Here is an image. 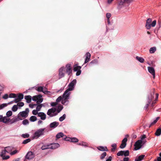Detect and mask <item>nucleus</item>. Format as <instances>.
<instances>
[{
	"label": "nucleus",
	"mask_w": 161,
	"mask_h": 161,
	"mask_svg": "<svg viewBox=\"0 0 161 161\" xmlns=\"http://www.w3.org/2000/svg\"><path fill=\"white\" fill-rule=\"evenodd\" d=\"M154 94V93H153L152 94H150V97L149 96L148 97V103L146 104V106L144 107V108L146 109L148 108L149 105L150 104L152 99L153 97V95Z\"/></svg>",
	"instance_id": "2eb2a0df"
},
{
	"label": "nucleus",
	"mask_w": 161,
	"mask_h": 161,
	"mask_svg": "<svg viewBox=\"0 0 161 161\" xmlns=\"http://www.w3.org/2000/svg\"><path fill=\"white\" fill-rule=\"evenodd\" d=\"M76 83V80L75 79L71 82L68 85V89L66 90L64 93V99H66L69 97L71 92L70 91L73 90L75 86Z\"/></svg>",
	"instance_id": "f257e3e1"
},
{
	"label": "nucleus",
	"mask_w": 161,
	"mask_h": 161,
	"mask_svg": "<svg viewBox=\"0 0 161 161\" xmlns=\"http://www.w3.org/2000/svg\"><path fill=\"white\" fill-rule=\"evenodd\" d=\"M38 111L36 110H33L32 111V114L34 115H38Z\"/></svg>",
	"instance_id": "864d4df0"
},
{
	"label": "nucleus",
	"mask_w": 161,
	"mask_h": 161,
	"mask_svg": "<svg viewBox=\"0 0 161 161\" xmlns=\"http://www.w3.org/2000/svg\"><path fill=\"white\" fill-rule=\"evenodd\" d=\"M106 155V152L103 153L101 155L100 158L101 159H103Z\"/></svg>",
	"instance_id": "09e8293b"
},
{
	"label": "nucleus",
	"mask_w": 161,
	"mask_h": 161,
	"mask_svg": "<svg viewBox=\"0 0 161 161\" xmlns=\"http://www.w3.org/2000/svg\"><path fill=\"white\" fill-rule=\"evenodd\" d=\"M129 158L128 157L125 158H124L123 161H128L129 160Z\"/></svg>",
	"instance_id": "338daca9"
},
{
	"label": "nucleus",
	"mask_w": 161,
	"mask_h": 161,
	"mask_svg": "<svg viewBox=\"0 0 161 161\" xmlns=\"http://www.w3.org/2000/svg\"><path fill=\"white\" fill-rule=\"evenodd\" d=\"M23 97L24 96L23 94H19L18 95L17 97L14 99V101L15 103H18L22 99H23Z\"/></svg>",
	"instance_id": "f3484780"
},
{
	"label": "nucleus",
	"mask_w": 161,
	"mask_h": 161,
	"mask_svg": "<svg viewBox=\"0 0 161 161\" xmlns=\"http://www.w3.org/2000/svg\"><path fill=\"white\" fill-rule=\"evenodd\" d=\"M66 71L68 75H69L72 72V67L70 64H67L66 65Z\"/></svg>",
	"instance_id": "4468645a"
},
{
	"label": "nucleus",
	"mask_w": 161,
	"mask_h": 161,
	"mask_svg": "<svg viewBox=\"0 0 161 161\" xmlns=\"http://www.w3.org/2000/svg\"><path fill=\"white\" fill-rule=\"evenodd\" d=\"M81 67V66H78L77 64H75L73 66V70L75 71H76V75L78 76L80 75L81 73L80 69Z\"/></svg>",
	"instance_id": "0eeeda50"
},
{
	"label": "nucleus",
	"mask_w": 161,
	"mask_h": 161,
	"mask_svg": "<svg viewBox=\"0 0 161 161\" xmlns=\"http://www.w3.org/2000/svg\"><path fill=\"white\" fill-rule=\"evenodd\" d=\"M69 139L70 140L71 142H77L78 141V140L75 137L69 138Z\"/></svg>",
	"instance_id": "f704fd0d"
},
{
	"label": "nucleus",
	"mask_w": 161,
	"mask_h": 161,
	"mask_svg": "<svg viewBox=\"0 0 161 161\" xmlns=\"http://www.w3.org/2000/svg\"><path fill=\"white\" fill-rule=\"evenodd\" d=\"M34 157L35 154L33 152L30 151L27 153L25 156V158L26 159L30 160L33 159Z\"/></svg>",
	"instance_id": "9d476101"
},
{
	"label": "nucleus",
	"mask_w": 161,
	"mask_h": 161,
	"mask_svg": "<svg viewBox=\"0 0 161 161\" xmlns=\"http://www.w3.org/2000/svg\"><path fill=\"white\" fill-rule=\"evenodd\" d=\"M12 114V112L11 111H9L7 112L6 115L8 117L11 116Z\"/></svg>",
	"instance_id": "ea45409f"
},
{
	"label": "nucleus",
	"mask_w": 161,
	"mask_h": 161,
	"mask_svg": "<svg viewBox=\"0 0 161 161\" xmlns=\"http://www.w3.org/2000/svg\"><path fill=\"white\" fill-rule=\"evenodd\" d=\"M18 153V150H15L10 153L11 155L15 154Z\"/></svg>",
	"instance_id": "6e6d98bb"
},
{
	"label": "nucleus",
	"mask_w": 161,
	"mask_h": 161,
	"mask_svg": "<svg viewBox=\"0 0 161 161\" xmlns=\"http://www.w3.org/2000/svg\"><path fill=\"white\" fill-rule=\"evenodd\" d=\"M152 20L150 18H148L147 19L146 25V27L147 29H149L151 27H154L156 23V21L154 20L152 22Z\"/></svg>",
	"instance_id": "7ed1b4c3"
},
{
	"label": "nucleus",
	"mask_w": 161,
	"mask_h": 161,
	"mask_svg": "<svg viewBox=\"0 0 161 161\" xmlns=\"http://www.w3.org/2000/svg\"><path fill=\"white\" fill-rule=\"evenodd\" d=\"M38 116L40 117L41 119L42 120H45L46 118V114L43 112L38 113Z\"/></svg>",
	"instance_id": "aec40b11"
},
{
	"label": "nucleus",
	"mask_w": 161,
	"mask_h": 161,
	"mask_svg": "<svg viewBox=\"0 0 161 161\" xmlns=\"http://www.w3.org/2000/svg\"><path fill=\"white\" fill-rule=\"evenodd\" d=\"M7 106V104L3 103L0 105V110L3 109V108Z\"/></svg>",
	"instance_id": "c9c22d12"
},
{
	"label": "nucleus",
	"mask_w": 161,
	"mask_h": 161,
	"mask_svg": "<svg viewBox=\"0 0 161 161\" xmlns=\"http://www.w3.org/2000/svg\"><path fill=\"white\" fill-rule=\"evenodd\" d=\"M69 97H68L66 99H64V94L63 95V96L62 97L61 96H59L57 99H56V102L58 103L61 101V103L62 104H65L66 103L67 101V100L69 99Z\"/></svg>",
	"instance_id": "6e6552de"
},
{
	"label": "nucleus",
	"mask_w": 161,
	"mask_h": 161,
	"mask_svg": "<svg viewBox=\"0 0 161 161\" xmlns=\"http://www.w3.org/2000/svg\"><path fill=\"white\" fill-rule=\"evenodd\" d=\"M42 121L41 120H38L37 122V124L38 125H40L41 124H42Z\"/></svg>",
	"instance_id": "e2e57ef3"
},
{
	"label": "nucleus",
	"mask_w": 161,
	"mask_h": 161,
	"mask_svg": "<svg viewBox=\"0 0 161 161\" xmlns=\"http://www.w3.org/2000/svg\"><path fill=\"white\" fill-rule=\"evenodd\" d=\"M42 96L40 95L33 96L32 99L33 101H36L37 104L41 103L43 101Z\"/></svg>",
	"instance_id": "423d86ee"
},
{
	"label": "nucleus",
	"mask_w": 161,
	"mask_h": 161,
	"mask_svg": "<svg viewBox=\"0 0 161 161\" xmlns=\"http://www.w3.org/2000/svg\"><path fill=\"white\" fill-rule=\"evenodd\" d=\"M8 94H5L3 97V98L4 99H7L8 98Z\"/></svg>",
	"instance_id": "bf43d9fd"
},
{
	"label": "nucleus",
	"mask_w": 161,
	"mask_h": 161,
	"mask_svg": "<svg viewBox=\"0 0 161 161\" xmlns=\"http://www.w3.org/2000/svg\"><path fill=\"white\" fill-rule=\"evenodd\" d=\"M36 105V104H30L29 105V106L31 108H33L34 106Z\"/></svg>",
	"instance_id": "052dcab7"
},
{
	"label": "nucleus",
	"mask_w": 161,
	"mask_h": 161,
	"mask_svg": "<svg viewBox=\"0 0 161 161\" xmlns=\"http://www.w3.org/2000/svg\"><path fill=\"white\" fill-rule=\"evenodd\" d=\"M7 153L5 149L3 150L1 152L0 155L2 158L3 159H7L9 158V156L5 155Z\"/></svg>",
	"instance_id": "f8f14e48"
},
{
	"label": "nucleus",
	"mask_w": 161,
	"mask_h": 161,
	"mask_svg": "<svg viewBox=\"0 0 161 161\" xmlns=\"http://www.w3.org/2000/svg\"><path fill=\"white\" fill-rule=\"evenodd\" d=\"M123 151H120L119 152L117 153V155L118 156H122L123 155Z\"/></svg>",
	"instance_id": "5fc2aeb1"
},
{
	"label": "nucleus",
	"mask_w": 161,
	"mask_h": 161,
	"mask_svg": "<svg viewBox=\"0 0 161 161\" xmlns=\"http://www.w3.org/2000/svg\"><path fill=\"white\" fill-rule=\"evenodd\" d=\"M12 123H13L16 121L17 120V119L16 118H13L12 119Z\"/></svg>",
	"instance_id": "680f3d73"
},
{
	"label": "nucleus",
	"mask_w": 161,
	"mask_h": 161,
	"mask_svg": "<svg viewBox=\"0 0 161 161\" xmlns=\"http://www.w3.org/2000/svg\"><path fill=\"white\" fill-rule=\"evenodd\" d=\"M79 145H82L84 146H87V144L84 142H82L80 143H79L78 144Z\"/></svg>",
	"instance_id": "8fccbe9b"
},
{
	"label": "nucleus",
	"mask_w": 161,
	"mask_h": 161,
	"mask_svg": "<svg viewBox=\"0 0 161 161\" xmlns=\"http://www.w3.org/2000/svg\"><path fill=\"white\" fill-rule=\"evenodd\" d=\"M18 109L17 105H14L12 108V110L13 112L16 111Z\"/></svg>",
	"instance_id": "e433bc0d"
},
{
	"label": "nucleus",
	"mask_w": 161,
	"mask_h": 161,
	"mask_svg": "<svg viewBox=\"0 0 161 161\" xmlns=\"http://www.w3.org/2000/svg\"><path fill=\"white\" fill-rule=\"evenodd\" d=\"M9 97L10 98H15L16 97V94L14 93H11L9 95Z\"/></svg>",
	"instance_id": "603ef678"
},
{
	"label": "nucleus",
	"mask_w": 161,
	"mask_h": 161,
	"mask_svg": "<svg viewBox=\"0 0 161 161\" xmlns=\"http://www.w3.org/2000/svg\"><path fill=\"white\" fill-rule=\"evenodd\" d=\"M156 50V48L155 47H152L150 48V50Z\"/></svg>",
	"instance_id": "0e129e2a"
},
{
	"label": "nucleus",
	"mask_w": 161,
	"mask_h": 161,
	"mask_svg": "<svg viewBox=\"0 0 161 161\" xmlns=\"http://www.w3.org/2000/svg\"><path fill=\"white\" fill-rule=\"evenodd\" d=\"M147 68L149 72L153 75V78H154L155 77V72L154 68L151 67H148Z\"/></svg>",
	"instance_id": "a211bd4d"
},
{
	"label": "nucleus",
	"mask_w": 161,
	"mask_h": 161,
	"mask_svg": "<svg viewBox=\"0 0 161 161\" xmlns=\"http://www.w3.org/2000/svg\"><path fill=\"white\" fill-rule=\"evenodd\" d=\"M22 123L24 125H27L29 124V121L27 119H25L22 121Z\"/></svg>",
	"instance_id": "de8ad7c7"
},
{
	"label": "nucleus",
	"mask_w": 161,
	"mask_h": 161,
	"mask_svg": "<svg viewBox=\"0 0 161 161\" xmlns=\"http://www.w3.org/2000/svg\"><path fill=\"white\" fill-rule=\"evenodd\" d=\"M66 115L65 114H64L62 116L60 117L59 118V120L60 121H62L64 120L66 118Z\"/></svg>",
	"instance_id": "58836bf2"
},
{
	"label": "nucleus",
	"mask_w": 161,
	"mask_h": 161,
	"mask_svg": "<svg viewBox=\"0 0 161 161\" xmlns=\"http://www.w3.org/2000/svg\"><path fill=\"white\" fill-rule=\"evenodd\" d=\"M86 58L85 62V63L88 62L89 60L91 57V54L89 53H87L85 55Z\"/></svg>",
	"instance_id": "4be33fe9"
},
{
	"label": "nucleus",
	"mask_w": 161,
	"mask_h": 161,
	"mask_svg": "<svg viewBox=\"0 0 161 161\" xmlns=\"http://www.w3.org/2000/svg\"><path fill=\"white\" fill-rule=\"evenodd\" d=\"M123 155L126 156H128L129 155V151L128 150L123 151Z\"/></svg>",
	"instance_id": "c03bdc74"
},
{
	"label": "nucleus",
	"mask_w": 161,
	"mask_h": 161,
	"mask_svg": "<svg viewBox=\"0 0 161 161\" xmlns=\"http://www.w3.org/2000/svg\"><path fill=\"white\" fill-rule=\"evenodd\" d=\"M50 144H45L42 146L41 147V149L42 150H45L47 149L50 148Z\"/></svg>",
	"instance_id": "c85d7f7f"
},
{
	"label": "nucleus",
	"mask_w": 161,
	"mask_h": 161,
	"mask_svg": "<svg viewBox=\"0 0 161 161\" xmlns=\"http://www.w3.org/2000/svg\"><path fill=\"white\" fill-rule=\"evenodd\" d=\"M146 138V136L145 135H143L141 137V140H142V141L143 142V143H144L146 142V141H143V139Z\"/></svg>",
	"instance_id": "79ce46f5"
},
{
	"label": "nucleus",
	"mask_w": 161,
	"mask_h": 161,
	"mask_svg": "<svg viewBox=\"0 0 161 161\" xmlns=\"http://www.w3.org/2000/svg\"><path fill=\"white\" fill-rule=\"evenodd\" d=\"M60 147V145L57 143H54L50 144V148L52 149H55Z\"/></svg>",
	"instance_id": "412c9836"
},
{
	"label": "nucleus",
	"mask_w": 161,
	"mask_h": 161,
	"mask_svg": "<svg viewBox=\"0 0 161 161\" xmlns=\"http://www.w3.org/2000/svg\"><path fill=\"white\" fill-rule=\"evenodd\" d=\"M47 114L51 117L56 115L58 114L56 108H52L49 109L47 112Z\"/></svg>",
	"instance_id": "39448f33"
},
{
	"label": "nucleus",
	"mask_w": 161,
	"mask_h": 161,
	"mask_svg": "<svg viewBox=\"0 0 161 161\" xmlns=\"http://www.w3.org/2000/svg\"><path fill=\"white\" fill-rule=\"evenodd\" d=\"M65 72V68L64 67L61 68L59 70V78L60 79L64 77V76Z\"/></svg>",
	"instance_id": "9b49d317"
},
{
	"label": "nucleus",
	"mask_w": 161,
	"mask_h": 161,
	"mask_svg": "<svg viewBox=\"0 0 161 161\" xmlns=\"http://www.w3.org/2000/svg\"><path fill=\"white\" fill-rule=\"evenodd\" d=\"M97 148L99 150L102 151H108V149L106 147L99 146L97 147Z\"/></svg>",
	"instance_id": "393cba45"
},
{
	"label": "nucleus",
	"mask_w": 161,
	"mask_h": 161,
	"mask_svg": "<svg viewBox=\"0 0 161 161\" xmlns=\"http://www.w3.org/2000/svg\"><path fill=\"white\" fill-rule=\"evenodd\" d=\"M161 134V129L159 128L156 130L155 134L156 136H159Z\"/></svg>",
	"instance_id": "cd10ccee"
},
{
	"label": "nucleus",
	"mask_w": 161,
	"mask_h": 161,
	"mask_svg": "<svg viewBox=\"0 0 161 161\" xmlns=\"http://www.w3.org/2000/svg\"><path fill=\"white\" fill-rule=\"evenodd\" d=\"M159 117H158L156 118V119L154 120L153 122H152L150 126L153 125L154 124H155L158 121V120L159 119Z\"/></svg>",
	"instance_id": "4c0bfd02"
},
{
	"label": "nucleus",
	"mask_w": 161,
	"mask_h": 161,
	"mask_svg": "<svg viewBox=\"0 0 161 161\" xmlns=\"http://www.w3.org/2000/svg\"><path fill=\"white\" fill-rule=\"evenodd\" d=\"M134 0H119V5L121 7L123 6H128L129 4L132 2Z\"/></svg>",
	"instance_id": "20e7f679"
},
{
	"label": "nucleus",
	"mask_w": 161,
	"mask_h": 161,
	"mask_svg": "<svg viewBox=\"0 0 161 161\" xmlns=\"http://www.w3.org/2000/svg\"><path fill=\"white\" fill-rule=\"evenodd\" d=\"M69 138H67L66 137L64 138L65 140L71 142L70 140L69 139Z\"/></svg>",
	"instance_id": "774afa93"
},
{
	"label": "nucleus",
	"mask_w": 161,
	"mask_h": 161,
	"mask_svg": "<svg viewBox=\"0 0 161 161\" xmlns=\"http://www.w3.org/2000/svg\"><path fill=\"white\" fill-rule=\"evenodd\" d=\"M145 157V155H142L137 157L135 159V161H141Z\"/></svg>",
	"instance_id": "a878e982"
},
{
	"label": "nucleus",
	"mask_w": 161,
	"mask_h": 161,
	"mask_svg": "<svg viewBox=\"0 0 161 161\" xmlns=\"http://www.w3.org/2000/svg\"><path fill=\"white\" fill-rule=\"evenodd\" d=\"M45 128H41L37 130L34 134L32 136L33 139L38 138L40 136L44 135Z\"/></svg>",
	"instance_id": "f03ea898"
},
{
	"label": "nucleus",
	"mask_w": 161,
	"mask_h": 161,
	"mask_svg": "<svg viewBox=\"0 0 161 161\" xmlns=\"http://www.w3.org/2000/svg\"><path fill=\"white\" fill-rule=\"evenodd\" d=\"M22 137L24 138H28L29 137V135L28 133L23 134L22 135Z\"/></svg>",
	"instance_id": "a18cd8bd"
},
{
	"label": "nucleus",
	"mask_w": 161,
	"mask_h": 161,
	"mask_svg": "<svg viewBox=\"0 0 161 161\" xmlns=\"http://www.w3.org/2000/svg\"><path fill=\"white\" fill-rule=\"evenodd\" d=\"M17 105L19 107H22L24 105V103L22 102H19L17 103Z\"/></svg>",
	"instance_id": "4d7b16f0"
},
{
	"label": "nucleus",
	"mask_w": 161,
	"mask_h": 161,
	"mask_svg": "<svg viewBox=\"0 0 161 161\" xmlns=\"http://www.w3.org/2000/svg\"><path fill=\"white\" fill-rule=\"evenodd\" d=\"M42 104L38 105L36 108V110L38 111H40L42 108Z\"/></svg>",
	"instance_id": "a19ab883"
},
{
	"label": "nucleus",
	"mask_w": 161,
	"mask_h": 161,
	"mask_svg": "<svg viewBox=\"0 0 161 161\" xmlns=\"http://www.w3.org/2000/svg\"><path fill=\"white\" fill-rule=\"evenodd\" d=\"M63 108V106L61 105H60L58 106L57 109V113L58 114L59 113L60 111Z\"/></svg>",
	"instance_id": "72a5a7b5"
},
{
	"label": "nucleus",
	"mask_w": 161,
	"mask_h": 161,
	"mask_svg": "<svg viewBox=\"0 0 161 161\" xmlns=\"http://www.w3.org/2000/svg\"><path fill=\"white\" fill-rule=\"evenodd\" d=\"M111 14L109 13H108L106 14V17L108 19V23H109V18L111 17Z\"/></svg>",
	"instance_id": "37998d69"
},
{
	"label": "nucleus",
	"mask_w": 161,
	"mask_h": 161,
	"mask_svg": "<svg viewBox=\"0 0 161 161\" xmlns=\"http://www.w3.org/2000/svg\"><path fill=\"white\" fill-rule=\"evenodd\" d=\"M64 135L63 133L60 132L58 133L56 136V137L57 139L59 138L64 136Z\"/></svg>",
	"instance_id": "2f4dec72"
},
{
	"label": "nucleus",
	"mask_w": 161,
	"mask_h": 161,
	"mask_svg": "<svg viewBox=\"0 0 161 161\" xmlns=\"http://www.w3.org/2000/svg\"><path fill=\"white\" fill-rule=\"evenodd\" d=\"M59 125V123L58 122H54L51 123L50 125V127L51 128H55Z\"/></svg>",
	"instance_id": "5701e85b"
},
{
	"label": "nucleus",
	"mask_w": 161,
	"mask_h": 161,
	"mask_svg": "<svg viewBox=\"0 0 161 161\" xmlns=\"http://www.w3.org/2000/svg\"><path fill=\"white\" fill-rule=\"evenodd\" d=\"M142 143L143 142L142 141V140H138L135 143V149L137 150L140 149L142 146Z\"/></svg>",
	"instance_id": "1a4fd4ad"
},
{
	"label": "nucleus",
	"mask_w": 161,
	"mask_h": 161,
	"mask_svg": "<svg viewBox=\"0 0 161 161\" xmlns=\"http://www.w3.org/2000/svg\"><path fill=\"white\" fill-rule=\"evenodd\" d=\"M58 104V102L56 101L55 102H53L51 103V105L52 106H54L57 105Z\"/></svg>",
	"instance_id": "13d9d810"
},
{
	"label": "nucleus",
	"mask_w": 161,
	"mask_h": 161,
	"mask_svg": "<svg viewBox=\"0 0 161 161\" xmlns=\"http://www.w3.org/2000/svg\"><path fill=\"white\" fill-rule=\"evenodd\" d=\"M136 58L137 60L141 63H143L144 61V59L141 57L137 56L136 57Z\"/></svg>",
	"instance_id": "473e14b6"
},
{
	"label": "nucleus",
	"mask_w": 161,
	"mask_h": 161,
	"mask_svg": "<svg viewBox=\"0 0 161 161\" xmlns=\"http://www.w3.org/2000/svg\"><path fill=\"white\" fill-rule=\"evenodd\" d=\"M36 117L35 116H31L29 119L30 120L31 122H34L37 120Z\"/></svg>",
	"instance_id": "c756f323"
},
{
	"label": "nucleus",
	"mask_w": 161,
	"mask_h": 161,
	"mask_svg": "<svg viewBox=\"0 0 161 161\" xmlns=\"http://www.w3.org/2000/svg\"><path fill=\"white\" fill-rule=\"evenodd\" d=\"M112 148L111 149V150L112 151H114L116 148V144H113L112 145Z\"/></svg>",
	"instance_id": "49530a36"
},
{
	"label": "nucleus",
	"mask_w": 161,
	"mask_h": 161,
	"mask_svg": "<svg viewBox=\"0 0 161 161\" xmlns=\"http://www.w3.org/2000/svg\"><path fill=\"white\" fill-rule=\"evenodd\" d=\"M4 149L6 151L7 153H11L12 149V148L11 147H6L4 148Z\"/></svg>",
	"instance_id": "7c9ffc66"
},
{
	"label": "nucleus",
	"mask_w": 161,
	"mask_h": 161,
	"mask_svg": "<svg viewBox=\"0 0 161 161\" xmlns=\"http://www.w3.org/2000/svg\"><path fill=\"white\" fill-rule=\"evenodd\" d=\"M25 98L26 100V102L28 103H30L31 102V96H26L25 97Z\"/></svg>",
	"instance_id": "bb28decb"
},
{
	"label": "nucleus",
	"mask_w": 161,
	"mask_h": 161,
	"mask_svg": "<svg viewBox=\"0 0 161 161\" xmlns=\"http://www.w3.org/2000/svg\"><path fill=\"white\" fill-rule=\"evenodd\" d=\"M19 114L22 117L25 118L27 117L28 115L27 112L24 111L20 112Z\"/></svg>",
	"instance_id": "b1692460"
},
{
	"label": "nucleus",
	"mask_w": 161,
	"mask_h": 161,
	"mask_svg": "<svg viewBox=\"0 0 161 161\" xmlns=\"http://www.w3.org/2000/svg\"><path fill=\"white\" fill-rule=\"evenodd\" d=\"M112 158L111 156H109L108 158L107 159L106 161H111L112 160Z\"/></svg>",
	"instance_id": "69168bd1"
},
{
	"label": "nucleus",
	"mask_w": 161,
	"mask_h": 161,
	"mask_svg": "<svg viewBox=\"0 0 161 161\" xmlns=\"http://www.w3.org/2000/svg\"><path fill=\"white\" fill-rule=\"evenodd\" d=\"M127 141L126 138H124L122 141V143L120 146V147L121 148H125L126 145V142Z\"/></svg>",
	"instance_id": "6ab92c4d"
},
{
	"label": "nucleus",
	"mask_w": 161,
	"mask_h": 161,
	"mask_svg": "<svg viewBox=\"0 0 161 161\" xmlns=\"http://www.w3.org/2000/svg\"><path fill=\"white\" fill-rule=\"evenodd\" d=\"M10 119L7 116L3 117L2 115H0V121L6 123L8 122Z\"/></svg>",
	"instance_id": "ddd939ff"
},
{
	"label": "nucleus",
	"mask_w": 161,
	"mask_h": 161,
	"mask_svg": "<svg viewBox=\"0 0 161 161\" xmlns=\"http://www.w3.org/2000/svg\"><path fill=\"white\" fill-rule=\"evenodd\" d=\"M30 141H31L30 139L29 138H28V139H26V140H25L23 142V143L24 144H26L27 143L29 142H30Z\"/></svg>",
	"instance_id": "3c124183"
},
{
	"label": "nucleus",
	"mask_w": 161,
	"mask_h": 161,
	"mask_svg": "<svg viewBox=\"0 0 161 161\" xmlns=\"http://www.w3.org/2000/svg\"><path fill=\"white\" fill-rule=\"evenodd\" d=\"M36 90L39 92H42L45 94H47L49 92H48L45 89H44L43 87L42 86L36 87Z\"/></svg>",
	"instance_id": "dca6fc26"
}]
</instances>
